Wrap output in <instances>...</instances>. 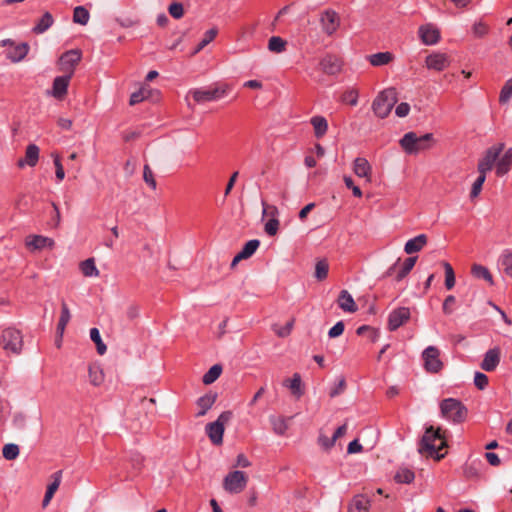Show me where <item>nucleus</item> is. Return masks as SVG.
Here are the masks:
<instances>
[{
	"label": "nucleus",
	"instance_id": "58836bf2",
	"mask_svg": "<svg viewBox=\"0 0 512 512\" xmlns=\"http://www.w3.org/2000/svg\"><path fill=\"white\" fill-rule=\"evenodd\" d=\"M471 273L475 278L484 279L491 285L493 284L492 275L485 266H482L480 264H474L471 268Z\"/></svg>",
	"mask_w": 512,
	"mask_h": 512
},
{
	"label": "nucleus",
	"instance_id": "423d86ee",
	"mask_svg": "<svg viewBox=\"0 0 512 512\" xmlns=\"http://www.w3.org/2000/svg\"><path fill=\"white\" fill-rule=\"evenodd\" d=\"M0 345L7 353L18 355L23 348V336L19 330L8 327L2 331Z\"/></svg>",
	"mask_w": 512,
	"mask_h": 512
},
{
	"label": "nucleus",
	"instance_id": "1a4fd4ad",
	"mask_svg": "<svg viewBox=\"0 0 512 512\" xmlns=\"http://www.w3.org/2000/svg\"><path fill=\"white\" fill-rule=\"evenodd\" d=\"M319 23L323 33L332 36L340 27L341 18L335 10L326 9L320 13Z\"/></svg>",
	"mask_w": 512,
	"mask_h": 512
},
{
	"label": "nucleus",
	"instance_id": "9b49d317",
	"mask_svg": "<svg viewBox=\"0 0 512 512\" xmlns=\"http://www.w3.org/2000/svg\"><path fill=\"white\" fill-rule=\"evenodd\" d=\"M82 59V52L79 49H72L63 53L59 58V70L65 75L73 76L76 66Z\"/></svg>",
	"mask_w": 512,
	"mask_h": 512
},
{
	"label": "nucleus",
	"instance_id": "393cba45",
	"mask_svg": "<svg viewBox=\"0 0 512 512\" xmlns=\"http://www.w3.org/2000/svg\"><path fill=\"white\" fill-rule=\"evenodd\" d=\"M428 242V238L425 234H420L412 239H409L405 246H404V251L406 254H413V253H416V252H419L421 251L424 246L427 244Z\"/></svg>",
	"mask_w": 512,
	"mask_h": 512
},
{
	"label": "nucleus",
	"instance_id": "f8f14e48",
	"mask_svg": "<svg viewBox=\"0 0 512 512\" xmlns=\"http://www.w3.org/2000/svg\"><path fill=\"white\" fill-rule=\"evenodd\" d=\"M424 368L429 373H438L443 368L440 351L435 346H428L422 353Z\"/></svg>",
	"mask_w": 512,
	"mask_h": 512
},
{
	"label": "nucleus",
	"instance_id": "2eb2a0df",
	"mask_svg": "<svg viewBox=\"0 0 512 512\" xmlns=\"http://www.w3.org/2000/svg\"><path fill=\"white\" fill-rule=\"evenodd\" d=\"M410 319V310L407 307H400L389 314L388 329L395 331Z\"/></svg>",
	"mask_w": 512,
	"mask_h": 512
},
{
	"label": "nucleus",
	"instance_id": "5701e85b",
	"mask_svg": "<svg viewBox=\"0 0 512 512\" xmlns=\"http://www.w3.org/2000/svg\"><path fill=\"white\" fill-rule=\"evenodd\" d=\"M338 306L344 311L348 313H354L358 310V307L352 297V295L347 290H342L337 299Z\"/></svg>",
	"mask_w": 512,
	"mask_h": 512
},
{
	"label": "nucleus",
	"instance_id": "2f4dec72",
	"mask_svg": "<svg viewBox=\"0 0 512 512\" xmlns=\"http://www.w3.org/2000/svg\"><path fill=\"white\" fill-rule=\"evenodd\" d=\"M54 23V18L50 12H45L38 20L32 31L35 34H42L46 32Z\"/></svg>",
	"mask_w": 512,
	"mask_h": 512
},
{
	"label": "nucleus",
	"instance_id": "bf43d9fd",
	"mask_svg": "<svg viewBox=\"0 0 512 512\" xmlns=\"http://www.w3.org/2000/svg\"><path fill=\"white\" fill-rule=\"evenodd\" d=\"M143 179L149 186H151L152 189H156V180L154 179L153 172L149 165L144 166Z\"/></svg>",
	"mask_w": 512,
	"mask_h": 512
},
{
	"label": "nucleus",
	"instance_id": "79ce46f5",
	"mask_svg": "<svg viewBox=\"0 0 512 512\" xmlns=\"http://www.w3.org/2000/svg\"><path fill=\"white\" fill-rule=\"evenodd\" d=\"M442 266L445 271V287L448 290H451L455 286V274L452 266L448 263L443 261Z\"/></svg>",
	"mask_w": 512,
	"mask_h": 512
},
{
	"label": "nucleus",
	"instance_id": "338daca9",
	"mask_svg": "<svg viewBox=\"0 0 512 512\" xmlns=\"http://www.w3.org/2000/svg\"><path fill=\"white\" fill-rule=\"evenodd\" d=\"M344 332V323L342 321L337 322L328 332L330 338H336Z\"/></svg>",
	"mask_w": 512,
	"mask_h": 512
},
{
	"label": "nucleus",
	"instance_id": "aec40b11",
	"mask_svg": "<svg viewBox=\"0 0 512 512\" xmlns=\"http://www.w3.org/2000/svg\"><path fill=\"white\" fill-rule=\"evenodd\" d=\"M217 397L218 395L215 392H208L207 394L201 396L196 402V405L199 408L196 417L204 416L208 410L212 408L217 400Z\"/></svg>",
	"mask_w": 512,
	"mask_h": 512
},
{
	"label": "nucleus",
	"instance_id": "c756f323",
	"mask_svg": "<svg viewBox=\"0 0 512 512\" xmlns=\"http://www.w3.org/2000/svg\"><path fill=\"white\" fill-rule=\"evenodd\" d=\"M310 123L314 129V135L316 138H322L328 130V122L323 116H313L310 119Z\"/></svg>",
	"mask_w": 512,
	"mask_h": 512
},
{
	"label": "nucleus",
	"instance_id": "0eeeda50",
	"mask_svg": "<svg viewBox=\"0 0 512 512\" xmlns=\"http://www.w3.org/2000/svg\"><path fill=\"white\" fill-rule=\"evenodd\" d=\"M232 416L233 413L231 411H224L219 415L216 421L206 425L207 436L214 445L222 444L225 424L232 419Z\"/></svg>",
	"mask_w": 512,
	"mask_h": 512
},
{
	"label": "nucleus",
	"instance_id": "0e129e2a",
	"mask_svg": "<svg viewBox=\"0 0 512 512\" xmlns=\"http://www.w3.org/2000/svg\"><path fill=\"white\" fill-rule=\"evenodd\" d=\"M336 440H334L333 436L331 438L320 434L318 437V443L325 450L331 449L335 445Z\"/></svg>",
	"mask_w": 512,
	"mask_h": 512
},
{
	"label": "nucleus",
	"instance_id": "72a5a7b5",
	"mask_svg": "<svg viewBox=\"0 0 512 512\" xmlns=\"http://www.w3.org/2000/svg\"><path fill=\"white\" fill-rule=\"evenodd\" d=\"M79 269L85 277H98L100 274L94 258H88L80 262Z\"/></svg>",
	"mask_w": 512,
	"mask_h": 512
},
{
	"label": "nucleus",
	"instance_id": "a19ab883",
	"mask_svg": "<svg viewBox=\"0 0 512 512\" xmlns=\"http://www.w3.org/2000/svg\"><path fill=\"white\" fill-rule=\"evenodd\" d=\"M217 29L212 28L205 32L203 39L199 42V44L196 46L195 50L193 51L192 55H196L199 53L205 46H207L210 42H212L215 37L217 36Z\"/></svg>",
	"mask_w": 512,
	"mask_h": 512
},
{
	"label": "nucleus",
	"instance_id": "7c9ffc66",
	"mask_svg": "<svg viewBox=\"0 0 512 512\" xmlns=\"http://www.w3.org/2000/svg\"><path fill=\"white\" fill-rule=\"evenodd\" d=\"M269 420L274 433L277 435H284L289 428L290 418L283 416H270Z\"/></svg>",
	"mask_w": 512,
	"mask_h": 512
},
{
	"label": "nucleus",
	"instance_id": "09e8293b",
	"mask_svg": "<svg viewBox=\"0 0 512 512\" xmlns=\"http://www.w3.org/2000/svg\"><path fill=\"white\" fill-rule=\"evenodd\" d=\"M328 270L329 265L325 260L318 261L315 266V277L320 281L326 279Z\"/></svg>",
	"mask_w": 512,
	"mask_h": 512
},
{
	"label": "nucleus",
	"instance_id": "69168bd1",
	"mask_svg": "<svg viewBox=\"0 0 512 512\" xmlns=\"http://www.w3.org/2000/svg\"><path fill=\"white\" fill-rule=\"evenodd\" d=\"M473 33L476 37H483L488 33V26L483 22H477L473 26Z\"/></svg>",
	"mask_w": 512,
	"mask_h": 512
},
{
	"label": "nucleus",
	"instance_id": "39448f33",
	"mask_svg": "<svg viewBox=\"0 0 512 512\" xmlns=\"http://www.w3.org/2000/svg\"><path fill=\"white\" fill-rule=\"evenodd\" d=\"M441 414L455 423L463 422L467 417L466 407L457 399L447 398L440 404Z\"/></svg>",
	"mask_w": 512,
	"mask_h": 512
},
{
	"label": "nucleus",
	"instance_id": "ddd939ff",
	"mask_svg": "<svg viewBox=\"0 0 512 512\" xmlns=\"http://www.w3.org/2000/svg\"><path fill=\"white\" fill-rule=\"evenodd\" d=\"M319 66L323 73L327 75H337L342 70L343 61L336 55L326 54L323 58H321Z\"/></svg>",
	"mask_w": 512,
	"mask_h": 512
},
{
	"label": "nucleus",
	"instance_id": "6ab92c4d",
	"mask_svg": "<svg viewBox=\"0 0 512 512\" xmlns=\"http://www.w3.org/2000/svg\"><path fill=\"white\" fill-rule=\"evenodd\" d=\"M353 171L358 177H363L367 182H371L372 167L367 159L357 157L353 163Z\"/></svg>",
	"mask_w": 512,
	"mask_h": 512
},
{
	"label": "nucleus",
	"instance_id": "c85d7f7f",
	"mask_svg": "<svg viewBox=\"0 0 512 512\" xmlns=\"http://www.w3.org/2000/svg\"><path fill=\"white\" fill-rule=\"evenodd\" d=\"M28 52H29L28 43H26V42L20 43L18 45H14L12 47V49L8 52V58L14 63L20 62L21 60H23L26 57Z\"/></svg>",
	"mask_w": 512,
	"mask_h": 512
},
{
	"label": "nucleus",
	"instance_id": "412c9836",
	"mask_svg": "<svg viewBox=\"0 0 512 512\" xmlns=\"http://www.w3.org/2000/svg\"><path fill=\"white\" fill-rule=\"evenodd\" d=\"M283 386L288 388L292 395L297 399L304 395V388L302 385V379L299 373L293 374L292 378L285 379Z\"/></svg>",
	"mask_w": 512,
	"mask_h": 512
},
{
	"label": "nucleus",
	"instance_id": "bb28decb",
	"mask_svg": "<svg viewBox=\"0 0 512 512\" xmlns=\"http://www.w3.org/2000/svg\"><path fill=\"white\" fill-rule=\"evenodd\" d=\"M370 508V500L364 495H356L352 498L348 512H368Z\"/></svg>",
	"mask_w": 512,
	"mask_h": 512
},
{
	"label": "nucleus",
	"instance_id": "774afa93",
	"mask_svg": "<svg viewBox=\"0 0 512 512\" xmlns=\"http://www.w3.org/2000/svg\"><path fill=\"white\" fill-rule=\"evenodd\" d=\"M410 111V105L406 102H402L399 105L396 106L395 114L398 117H405L409 114Z\"/></svg>",
	"mask_w": 512,
	"mask_h": 512
},
{
	"label": "nucleus",
	"instance_id": "20e7f679",
	"mask_svg": "<svg viewBox=\"0 0 512 512\" xmlns=\"http://www.w3.org/2000/svg\"><path fill=\"white\" fill-rule=\"evenodd\" d=\"M230 91V87L227 84L209 86L206 88L193 89L189 94L193 97L197 103H205L211 101H217Z\"/></svg>",
	"mask_w": 512,
	"mask_h": 512
},
{
	"label": "nucleus",
	"instance_id": "f03ea898",
	"mask_svg": "<svg viewBox=\"0 0 512 512\" xmlns=\"http://www.w3.org/2000/svg\"><path fill=\"white\" fill-rule=\"evenodd\" d=\"M433 142L434 139L432 133H427L418 137L416 133L408 132L401 138L400 146L407 154H417L420 151L431 148Z\"/></svg>",
	"mask_w": 512,
	"mask_h": 512
},
{
	"label": "nucleus",
	"instance_id": "a18cd8bd",
	"mask_svg": "<svg viewBox=\"0 0 512 512\" xmlns=\"http://www.w3.org/2000/svg\"><path fill=\"white\" fill-rule=\"evenodd\" d=\"M259 245L260 241L257 239L248 241L240 251L241 257H244L245 259L251 257L256 252Z\"/></svg>",
	"mask_w": 512,
	"mask_h": 512
},
{
	"label": "nucleus",
	"instance_id": "603ef678",
	"mask_svg": "<svg viewBox=\"0 0 512 512\" xmlns=\"http://www.w3.org/2000/svg\"><path fill=\"white\" fill-rule=\"evenodd\" d=\"M512 96V78L506 81L501 89L499 101L500 103H507Z\"/></svg>",
	"mask_w": 512,
	"mask_h": 512
},
{
	"label": "nucleus",
	"instance_id": "f257e3e1",
	"mask_svg": "<svg viewBox=\"0 0 512 512\" xmlns=\"http://www.w3.org/2000/svg\"><path fill=\"white\" fill-rule=\"evenodd\" d=\"M446 447L445 432H442L440 428L435 429L433 426H429L421 438L418 451L431 457L435 456L437 460H440L444 457V454H440V452Z\"/></svg>",
	"mask_w": 512,
	"mask_h": 512
},
{
	"label": "nucleus",
	"instance_id": "864d4df0",
	"mask_svg": "<svg viewBox=\"0 0 512 512\" xmlns=\"http://www.w3.org/2000/svg\"><path fill=\"white\" fill-rule=\"evenodd\" d=\"M501 266L503 267L504 272L512 277V253L505 252L501 257Z\"/></svg>",
	"mask_w": 512,
	"mask_h": 512
},
{
	"label": "nucleus",
	"instance_id": "4be33fe9",
	"mask_svg": "<svg viewBox=\"0 0 512 512\" xmlns=\"http://www.w3.org/2000/svg\"><path fill=\"white\" fill-rule=\"evenodd\" d=\"M26 245L29 248L35 249V250H41L45 247L53 248L55 245V242L53 239L41 235H34L30 236L26 240Z\"/></svg>",
	"mask_w": 512,
	"mask_h": 512
},
{
	"label": "nucleus",
	"instance_id": "f704fd0d",
	"mask_svg": "<svg viewBox=\"0 0 512 512\" xmlns=\"http://www.w3.org/2000/svg\"><path fill=\"white\" fill-rule=\"evenodd\" d=\"M393 58V54L390 52H379L368 56L370 64L375 67L387 65Z\"/></svg>",
	"mask_w": 512,
	"mask_h": 512
},
{
	"label": "nucleus",
	"instance_id": "37998d69",
	"mask_svg": "<svg viewBox=\"0 0 512 512\" xmlns=\"http://www.w3.org/2000/svg\"><path fill=\"white\" fill-rule=\"evenodd\" d=\"M90 338L96 344L98 354H100V355L105 354L107 347L103 343L101 336H100V332L97 328L90 329Z\"/></svg>",
	"mask_w": 512,
	"mask_h": 512
},
{
	"label": "nucleus",
	"instance_id": "9d476101",
	"mask_svg": "<svg viewBox=\"0 0 512 512\" xmlns=\"http://www.w3.org/2000/svg\"><path fill=\"white\" fill-rule=\"evenodd\" d=\"M503 149L504 144L499 143L491 146L485 151L484 156L478 162L477 170L479 174H486L492 170Z\"/></svg>",
	"mask_w": 512,
	"mask_h": 512
},
{
	"label": "nucleus",
	"instance_id": "473e14b6",
	"mask_svg": "<svg viewBox=\"0 0 512 512\" xmlns=\"http://www.w3.org/2000/svg\"><path fill=\"white\" fill-rule=\"evenodd\" d=\"M70 319H71L70 310H69L66 302L62 301L61 314H60V318H59V321L57 324V335H59L60 337L63 336L65 328H66L67 324L69 323Z\"/></svg>",
	"mask_w": 512,
	"mask_h": 512
},
{
	"label": "nucleus",
	"instance_id": "3c124183",
	"mask_svg": "<svg viewBox=\"0 0 512 512\" xmlns=\"http://www.w3.org/2000/svg\"><path fill=\"white\" fill-rule=\"evenodd\" d=\"M485 180H486V174H479V176L477 177V179L475 180V182L473 183L472 188H471L470 197L472 199L479 196Z\"/></svg>",
	"mask_w": 512,
	"mask_h": 512
},
{
	"label": "nucleus",
	"instance_id": "13d9d810",
	"mask_svg": "<svg viewBox=\"0 0 512 512\" xmlns=\"http://www.w3.org/2000/svg\"><path fill=\"white\" fill-rule=\"evenodd\" d=\"M279 229V220L277 218H271L266 224H265V232L269 236H274L277 234Z\"/></svg>",
	"mask_w": 512,
	"mask_h": 512
},
{
	"label": "nucleus",
	"instance_id": "a211bd4d",
	"mask_svg": "<svg viewBox=\"0 0 512 512\" xmlns=\"http://www.w3.org/2000/svg\"><path fill=\"white\" fill-rule=\"evenodd\" d=\"M39 147L35 144H29L26 147L25 151V157L22 159H19L17 162V166L19 168H23L25 165H28L30 167L36 166L39 160Z\"/></svg>",
	"mask_w": 512,
	"mask_h": 512
},
{
	"label": "nucleus",
	"instance_id": "de8ad7c7",
	"mask_svg": "<svg viewBox=\"0 0 512 512\" xmlns=\"http://www.w3.org/2000/svg\"><path fill=\"white\" fill-rule=\"evenodd\" d=\"M496 162V174L497 176L501 177L507 174L511 168L512 161L501 157L500 159H497Z\"/></svg>",
	"mask_w": 512,
	"mask_h": 512
},
{
	"label": "nucleus",
	"instance_id": "8fccbe9b",
	"mask_svg": "<svg viewBox=\"0 0 512 512\" xmlns=\"http://www.w3.org/2000/svg\"><path fill=\"white\" fill-rule=\"evenodd\" d=\"M130 463L133 470V474L137 475L144 465V457L139 453H134L130 457Z\"/></svg>",
	"mask_w": 512,
	"mask_h": 512
},
{
	"label": "nucleus",
	"instance_id": "6e6552de",
	"mask_svg": "<svg viewBox=\"0 0 512 512\" xmlns=\"http://www.w3.org/2000/svg\"><path fill=\"white\" fill-rule=\"evenodd\" d=\"M248 482V477L243 471H233L228 473L223 480L224 489L232 494L241 493Z\"/></svg>",
	"mask_w": 512,
	"mask_h": 512
},
{
	"label": "nucleus",
	"instance_id": "a878e982",
	"mask_svg": "<svg viewBox=\"0 0 512 512\" xmlns=\"http://www.w3.org/2000/svg\"><path fill=\"white\" fill-rule=\"evenodd\" d=\"M62 472L57 471L52 475L53 481L48 485L44 499L42 501V506L45 508L49 505L51 499L53 498L55 492L58 490L61 483Z\"/></svg>",
	"mask_w": 512,
	"mask_h": 512
},
{
	"label": "nucleus",
	"instance_id": "7ed1b4c3",
	"mask_svg": "<svg viewBox=\"0 0 512 512\" xmlns=\"http://www.w3.org/2000/svg\"><path fill=\"white\" fill-rule=\"evenodd\" d=\"M397 102V92L394 88L381 91L372 103V110L379 118H386Z\"/></svg>",
	"mask_w": 512,
	"mask_h": 512
},
{
	"label": "nucleus",
	"instance_id": "680f3d73",
	"mask_svg": "<svg viewBox=\"0 0 512 512\" xmlns=\"http://www.w3.org/2000/svg\"><path fill=\"white\" fill-rule=\"evenodd\" d=\"M346 388V381L342 377L339 379L338 383L330 390L329 395L331 398L336 397L344 392Z\"/></svg>",
	"mask_w": 512,
	"mask_h": 512
},
{
	"label": "nucleus",
	"instance_id": "052dcab7",
	"mask_svg": "<svg viewBox=\"0 0 512 512\" xmlns=\"http://www.w3.org/2000/svg\"><path fill=\"white\" fill-rule=\"evenodd\" d=\"M52 157L54 158V165H55V168H56V171H55V174H56V178L59 180V181H62L65 177V172H64V168L62 166V163L60 161V157L58 154H52Z\"/></svg>",
	"mask_w": 512,
	"mask_h": 512
},
{
	"label": "nucleus",
	"instance_id": "4c0bfd02",
	"mask_svg": "<svg viewBox=\"0 0 512 512\" xmlns=\"http://www.w3.org/2000/svg\"><path fill=\"white\" fill-rule=\"evenodd\" d=\"M221 373L222 366L215 364L203 375L202 381L205 385H210L220 377Z\"/></svg>",
	"mask_w": 512,
	"mask_h": 512
},
{
	"label": "nucleus",
	"instance_id": "e2e57ef3",
	"mask_svg": "<svg viewBox=\"0 0 512 512\" xmlns=\"http://www.w3.org/2000/svg\"><path fill=\"white\" fill-rule=\"evenodd\" d=\"M343 180L346 187L352 190V193L355 197L360 198L362 196L361 189L358 186L354 185V182L350 176H344Z\"/></svg>",
	"mask_w": 512,
	"mask_h": 512
},
{
	"label": "nucleus",
	"instance_id": "49530a36",
	"mask_svg": "<svg viewBox=\"0 0 512 512\" xmlns=\"http://www.w3.org/2000/svg\"><path fill=\"white\" fill-rule=\"evenodd\" d=\"M19 452H20V450H19L18 445L13 444V443L4 445V447L2 449L3 457L6 460L16 459L19 456Z\"/></svg>",
	"mask_w": 512,
	"mask_h": 512
},
{
	"label": "nucleus",
	"instance_id": "6e6d98bb",
	"mask_svg": "<svg viewBox=\"0 0 512 512\" xmlns=\"http://www.w3.org/2000/svg\"><path fill=\"white\" fill-rule=\"evenodd\" d=\"M488 383H489V379H488L486 374H484L482 372H476L475 373V375H474V385L479 390H484L488 386Z\"/></svg>",
	"mask_w": 512,
	"mask_h": 512
},
{
	"label": "nucleus",
	"instance_id": "ea45409f",
	"mask_svg": "<svg viewBox=\"0 0 512 512\" xmlns=\"http://www.w3.org/2000/svg\"><path fill=\"white\" fill-rule=\"evenodd\" d=\"M89 11L84 6H77L73 12V21L80 25H86L89 21Z\"/></svg>",
	"mask_w": 512,
	"mask_h": 512
},
{
	"label": "nucleus",
	"instance_id": "4468645a",
	"mask_svg": "<svg viewBox=\"0 0 512 512\" xmlns=\"http://www.w3.org/2000/svg\"><path fill=\"white\" fill-rule=\"evenodd\" d=\"M451 63L450 57L445 53H432L425 59L426 67L430 70L443 71Z\"/></svg>",
	"mask_w": 512,
	"mask_h": 512
},
{
	"label": "nucleus",
	"instance_id": "b1692460",
	"mask_svg": "<svg viewBox=\"0 0 512 512\" xmlns=\"http://www.w3.org/2000/svg\"><path fill=\"white\" fill-rule=\"evenodd\" d=\"M421 40L426 45L436 44L440 38L439 31L431 25L421 26L419 29Z\"/></svg>",
	"mask_w": 512,
	"mask_h": 512
},
{
	"label": "nucleus",
	"instance_id": "dca6fc26",
	"mask_svg": "<svg viewBox=\"0 0 512 512\" xmlns=\"http://www.w3.org/2000/svg\"><path fill=\"white\" fill-rule=\"evenodd\" d=\"M501 350L499 347L489 349L480 364V367L487 372L494 371L500 363Z\"/></svg>",
	"mask_w": 512,
	"mask_h": 512
},
{
	"label": "nucleus",
	"instance_id": "4d7b16f0",
	"mask_svg": "<svg viewBox=\"0 0 512 512\" xmlns=\"http://www.w3.org/2000/svg\"><path fill=\"white\" fill-rule=\"evenodd\" d=\"M358 97H359L358 91L355 89H350V90H347L343 94L342 99L344 102L348 103L349 105L356 106L358 103Z\"/></svg>",
	"mask_w": 512,
	"mask_h": 512
},
{
	"label": "nucleus",
	"instance_id": "cd10ccee",
	"mask_svg": "<svg viewBox=\"0 0 512 512\" xmlns=\"http://www.w3.org/2000/svg\"><path fill=\"white\" fill-rule=\"evenodd\" d=\"M89 381L93 386H100L104 382L105 376L103 369L97 363H92L88 367Z\"/></svg>",
	"mask_w": 512,
	"mask_h": 512
},
{
	"label": "nucleus",
	"instance_id": "f3484780",
	"mask_svg": "<svg viewBox=\"0 0 512 512\" xmlns=\"http://www.w3.org/2000/svg\"><path fill=\"white\" fill-rule=\"evenodd\" d=\"M69 75L58 76L53 81L52 96L58 100L64 99L67 94L70 79Z\"/></svg>",
	"mask_w": 512,
	"mask_h": 512
},
{
	"label": "nucleus",
	"instance_id": "5fc2aeb1",
	"mask_svg": "<svg viewBox=\"0 0 512 512\" xmlns=\"http://www.w3.org/2000/svg\"><path fill=\"white\" fill-rule=\"evenodd\" d=\"M168 12L173 18L180 19L184 15L183 5L178 2H173L169 5Z\"/></svg>",
	"mask_w": 512,
	"mask_h": 512
},
{
	"label": "nucleus",
	"instance_id": "e433bc0d",
	"mask_svg": "<svg viewBox=\"0 0 512 512\" xmlns=\"http://www.w3.org/2000/svg\"><path fill=\"white\" fill-rule=\"evenodd\" d=\"M394 479L397 483L410 484L414 481L415 474L411 469L401 467L397 470Z\"/></svg>",
	"mask_w": 512,
	"mask_h": 512
},
{
	"label": "nucleus",
	"instance_id": "c9c22d12",
	"mask_svg": "<svg viewBox=\"0 0 512 512\" xmlns=\"http://www.w3.org/2000/svg\"><path fill=\"white\" fill-rule=\"evenodd\" d=\"M416 261H417L416 256L406 258L404 263L402 264L401 268L396 273L395 280L398 282L403 280L411 272Z\"/></svg>",
	"mask_w": 512,
	"mask_h": 512
},
{
	"label": "nucleus",
	"instance_id": "c03bdc74",
	"mask_svg": "<svg viewBox=\"0 0 512 512\" xmlns=\"http://www.w3.org/2000/svg\"><path fill=\"white\" fill-rule=\"evenodd\" d=\"M286 41H284L281 37L273 36L269 39L268 49L271 52L281 53L285 50Z\"/></svg>",
	"mask_w": 512,
	"mask_h": 512
}]
</instances>
